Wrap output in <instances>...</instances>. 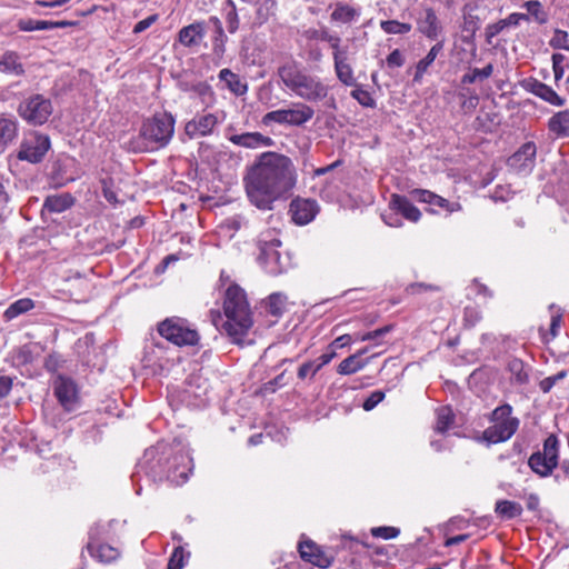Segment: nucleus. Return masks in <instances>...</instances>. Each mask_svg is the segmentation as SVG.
Here are the masks:
<instances>
[{
  "instance_id": "obj_1",
  "label": "nucleus",
  "mask_w": 569,
  "mask_h": 569,
  "mask_svg": "<svg viewBox=\"0 0 569 569\" xmlns=\"http://www.w3.org/2000/svg\"><path fill=\"white\" fill-rule=\"evenodd\" d=\"M222 328L234 343H242L253 325L252 311L247 295L238 284H231L224 295Z\"/></svg>"
},
{
  "instance_id": "obj_2",
  "label": "nucleus",
  "mask_w": 569,
  "mask_h": 569,
  "mask_svg": "<svg viewBox=\"0 0 569 569\" xmlns=\"http://www.w3.org/2000/svg\"><path fill=\"white\" fill-rule=\"evenodd\" d=\"M278 76L287 89L306 101L318 102L328 96L329 87L319 77L305 72L293 60L283 62Z\"/></svg>"
},
{
  "instance_id": "obj_3",
  "label": "nucleus",
  "mask_w": 569,
  "mask_h": 569,
  "mask_svg": "<svg viewBox=\"0 0 569 569\" xmlns=\"http://www.w3.org/2000/svg\"><path fill=\"white\" fill-rule=\"evenodd\" d=\"M295 180H247L249 200L259 209H271V204L287 199L293 189Z\"/></svg>"
},
{
  "instance_id": "obj_4",
  "label": "nucleus",
  "mask_w": 569,
  "mask_h": 569,
  "mask_svg": "<svg viewBox=\"0 0 569 569\" xmlns=\"http://www.w3.org/2000/svg\"><path fill=\"white\" fill-rule=\"evenodd\" d=\"M176 120L168 112L157 113L143 121L140 129L142 148L157 150L166 147L172 139Z\"/></svg>"
},
{
  "instance_id": "obj_5",
  "label": "nucleus",
  "mask_w": 569,
  "mask_h": 569,
  "mask_svg": "<svg viewBox=\"0 0 569 569\" xmlns=\"http://www.w3.org/2000/svg\"><path fill=\"white\" fill-rule=\"evenodd\" d=\"M512 407L508 403L497 407L491 413L492 426L483 431V438L491 443L509 440L519 427L518 418L511 417Z\"/></svg>"
},
{
  "instance_id": "obj_6",
  "label": "nucleus",
  "mask_w": 569,
  "mask_h": 569,
  "mask_svg": "<svg viewBox=\"0 0 569 569\" xmlns=\"http://www.w3.org/2000/svg\"><path fill=\"white\" fill-rule=\"evenodd\" d=\"M259 243L260 253L258 261L266 272L271 276H279L291 268L292 263L289 253L279 250L281 246L279 239L272 238L268 240L267 237L263 236Z\"/></svg>"
},
{
  "instance_id": "obj_7",
  "label": "nucleus",
  "mask_w": 569,
  "mask_h": 569,
  "mask_svg": "<svg viewBox=\"0 0 569 569\" xmlns=\"http://www.w3.org/2000/svg\"><path fill=\"white\" fill-rule=\"evenodd\" d=\"M159 335L166 340L182 346H194L199 341V333L192 329L186 319L179 317L167 318L158 325Z\"/></svg>"
},
{
  "instance_id": "obj_8",
  "label": "nucleus",
  "mask_w": 569,
  "mask_h": 569,
  "mask_svg": "<svg viewBox=\"0 0 569 569\" xmlns=\"http://www.w3.org/2000/svg\"><path fill=\"white\" fill-rule=\"evenodd\" d=\"M315 110L306 103H293L292 108L278 109L267 112L261 122L269 126L272 122L278 124L301 127L313 118Z\"/></svg>"
},
{
  "instance_id": "obj_9",
  "label": "nucleus",
  "mask_w": 569,
  "mask_h": 569,
  "mask_svg": "<svg viewBox=\"0 0 569 569\" xmlns=\"http://www.w3.org/2000/svg\"><path fill=\"white\" fill-rule=\"evenodd\" d=\"M260 178H286L295 171L290 158L278 152H263L256 164Z\"/></svg>"
},
{
  "instance_id": "obj_10",
  "label": "nucleus",
  "mask_w": 569,
  "mask_h": 569,
  "mask_svg": "<svg viewBox=\"0 0 569 569\" xmlns=\"http://www.w3.org/2000/svg\"><path fill=\"white\" fill-rule=\"evenodd\" d=\"M18 112L27 122L33 126H40L51 116L52 103L50 99L42 94H33L19 104Z\"/></svg>"
},
{
  "instance_id": "obj_11",
  "label": "nucleus",
  "mask_w": 569,
  "mask_h": 569,
  "mask_svg": "<svg viewBox=\"0 0 569 569\" xmlns=\"http://www.w3.org/2000/svg\"><path fill=\"white\" fill-rule=\"evenodd\" d=\"M537 147L535 142L528 141L523 143L507 160V166L512 174H528L535 166Z\"/></svg>"
},
{
  "instance_id": "obj_12",
  "label": "nucleus",
  "mask_w": 569,
  "mask_h": 569,
  "mask_svg": "<svg viewBox=\"0 0 569 569\" xmlns=\"http://www.w3.org/2000/svg\"><path fill=\"white\" fill-rule=\"evenodd\" d=\"M53 392L66 410L76 409L79 402V390L71 378L59 375L53 381Z\"/></svg>"
},
{
  "instance_id": "obj_13",
  "label": "nucleus",
  "mask_w": 569,
  "mask_h": 569,
  "mask_svg": "<svg viewBox=\"0 0 569 569\" xmlns=\"http://www.w3.org/2000/svg\"><path fill=\"white\" fill-rule=\"evenodd\" d=\"M49 148V137L37 133L21 143L18 158L20 160H27L31 163H37L42 160Z\"/></svg>"
},
{
  "instance_id": "obj_14",
  "label": "nucleus",
  "mask_w": 569,
  "mask_h": 569,
  "mask_svg": "<svg viewBox=\"0 0 569 569\" xmlns=\"http://www.w3.org/2000/svg\"><path fill=\"white\" fill-rule=\"evenodd\" d=\"M192 458L188 452L181 451L169 460L167 480L174 486L183 485L192 470Z\"/></svg>"
},
{
  "instance_id": "obj_15",
  "label": "nucleus",
  "mask_w": 569,
  "mask_h": 569,
  "mask_svg": "<svg viewBox=\"0 0 569 569\" xmlns=\"http://www.w3.org/2000/svg\"><path fill=\"white\" fill-rule=\"evenodd\" d=\"M221 121L217 113L198 114L186 123L184 131L190 139L207 137Z\"/></svg>"
},
{
  "instance_id": "obj_16",
  "label": "nucleus",
  "mask_w": 569,
  "mask_h": 569,
  "mask_svg": "<svg viewBox=\"0 0 569 569\" xmlns=\"http://www.w3.org/2000/svg\"><path fill=\"white\" fill-rule=\"evenodd\" d=\"M103 530V526L100 525H97L90 529L87 549L90 552V555L93 558L98 559L100 562L109 563L111 561L117 560L120 556V552L117 548L109 545L96 546V540H98Z\"/></svg>"
},
{
  "instance_id": "obj_17",
  "label": "nucleus",
  "mask_w": 569,
  "mask_h": 569,
  "mask_svg": "<svg viewBox=\"0 0 569 569\" xmlns=\"http://www.w3.org/2000/svg\"><path fill=\"white\" fill-rule=\"evenodd\" d=\"M319 212L317 201L297 198L290 203V213L296 224L305 226L311 222Z\"/></svg>"
},
{
  "instance_id": "obj_18",
  "label": "nucleus",
  "mask_w": 569,
  "mask_h": 569,
  "mask_svg": "<svg viewBox=\"0 0 569 569\" xmlns=\"http://www.w3.org/2000/svg\"><path fill=\"white\" fill-rule=\"evenodd\" d=\"M299 552L303 560L320 568H328L332 563V557L327 555L318 545L311 540L299 543Z\"/></svg>"
},
{
  "instance_id": "obj_19",
  "label": "nucleus",
  "mask_w": 569,
  "mask_h": 569,
  "mask_svg": "<svg viewBox=\"0 0 569 569\" xmlns=\"http://www.w3.org/2000/svg\"><path fill=\"white\" fill-rule=\"evenodd\" d=\"M522 87L528 92L539 97L540 99L549 102L552 106L560 107L565 104V99L558 96V93L551 87L537 79H526L522 82Z\"/></svg>"
},
{
  "instance_id": "obj_20",
  "label": "nucleus",
  "mask_w": 569,
  "mask_h": 569,
  "mask_svg": "<svg viewBox=\"0 0 569 569\" xmlns=\"http://www.w3.org/2000/svg\"><path fill=\"white\" fill-rule=\"evenodd\" d=\"M417 30L430 40H436L442 32V27L431 7L423 9V14L417 19Z\"/></svg>"
},
{
  "instance_id": "obj_21",
  "label": "nucleus",
  "mask_w": 569,
  "mask_h": 569,
  "mask_svg": "<svg viewBox=\"0 0 569 569\" xmlns=\"http://www.w3.org/2000/svg\"><path fill=\"white\" fill-rule=\"evenodd\" d=\"M229 141L236 146L247 149H259L264 147H272L274 144L272 138L260 132H243L240 134H232L229 137Z\"/></svg>"
},
{
  "instance_id": "obj_22",
  "label": "nucleus",
  "mask_w": 569,
  "mask_h": 569,
  "mask_svg": "<svg viewBox=\"0 0 569 569\" xmlns=\"http://www.w3.org/2000/svg\"><path fill=\"white\" fill-rule=\"evenodd\" d=\"M206 33V22L196 21L179 31L178 41L187 48L198 47L204 39Z\"/></svg>"
},
{
  "instance_id": "obj_23",
  "label": "nucleus",
  "mask_w": 569,
  "mask_h": 569,
  "mask_svg": "<svg viewBox=\"0 0 569 569\" xmlns=\"http://www.w3.org/2000/svg\"><path fill=\"white\" fill-rule=\"evenodd\" d=\"M332 59L338 80L345 86H356L353 69L348 59V50L332 54Z\"/></svg>"
},
{
  "instance_id": "obj_24",
  "label": "nucleus",
  "mask_w": 569,
  "mask_h": 569,
  "mask_svg": "<svg viewBox=\"0 0 569 569\" xmlns=\"http://www.w3.org/2000/svg\"><path fill=\"white\" fill-rule=\"evenodd\" d=\"M411 197L419 202H426L442 208L448 212H453L460 209L459 203H450L447 199L428 190L416 189L411 192Z\"/></svg>"
},
{
  "instance_id": "obj_25",
  "label": "nucleus",
  "mask_w": 569,
  "mask_h": 569,
  "mask_svg": "<svg viewBox=\"0 0 569 569\" xmlns=\"http://www.w3.org/2000/svg\"><path fill=\"white\" fill-rule=\"evenodd\" d=\"M18 136V122L13 117L0 116V154Z\"/></svg>"
},
{
  "instance_id": "obj_26",
  "label": "nucleus",
  "mask_w": 569,
  "mask_h": 569,
  "mask_svg": "<svg viewBox=\"0 0 569 569\" xmlns=\"http://www.w3.org/2000/svg\"><path fill=\"white\" fill-rule=\"evenodd\" d=\"M390 209L400 213L403 218L411 222H417L421 212L406 197L392 194L390 200Z\"/></svg>"
},
{
  "instance_id": "obj_27",
  "label": "nucleus",
  "mask_w": 569,
  "mask_h": 569,
  "mask_svg": "<svg viewBox=\"0 0 569 569\" xmlns=\"http://www.w3.org/2000/svg\"><path fill=\"white\" fill-rule=\"evenodd\" d=\"M218 78L221 82H224L226 87L236 96H243L248 91L247 83L228 68L221 69Z\"/></svg>"
},
{
  "instance_id": "obj_28",
  "label": "nucleus",
  "mask_w": 569,
  "mask_h": 569,
  "mask_svg": "<svg viewBox=\"0 0 569 569\" xmlns=\"http://www.w3.org/2000/svg\"><path fill=\"white\" fill-rule=\"evenodd\" d=\"M336 356L337 353L333 350L326 351L316 360L302 363L298 369V377L300 379H305L309 375L313 377L323 366L328 365Z\"/></svg>"
},
{
  "instance_id": "obj_29",
  "label": "nucleus",
  "mask_w": 569,
  "mask_h": 569,
  "mask_svg": "<svg viewBox=\"0 0 569 569\" xmlns=\"http://www.w3.org/2000/svg\"><path fill=\"white\" fill-rule=\"evenodd\" d=\"M360 17V10L346 3L338 2L331 12L330 19L333 22L349 24L357 21Z\"/></svg>"
},
{
  "instance_id": "obj_30",
  "label": "nucleus",
  "mask_w": 569,
  "mask_h": 569,
  "mask_svg": "<svg viewBox=\"0 0 569 569\" xmlns=\"http://www.w3.org/2000/svg\"><path fill=\"white\" fill-rule=\"evenodd\" d=\"M367 352L368 348H363L358 353L351 355L343 359L337 368L338 373L342 376H349L363 369L367 366V361L361 360L359 357Z\"/></svg>"
},
{
  "instance_id": "obj_31",
  "label": "nucleus",
  "mask_w": 569,
  "mask_h": 569,
  "mask_svg": "<svg viewBox=\"0 0 569 569\" xmlns=\"http://www.w3.org/2000/svg\"><path fill=\"white\" fill-rule=\"evenodd\" d=\"M0 72L11 76H21L24 73L23 66L17 52L6 51L2 54L0 58Z\"/></svg>"
},
{
  "instance_id": "obj_32",
  "label": "nucleus",
  "mask_w": 569,
  "mask_h": 569,
  "mask_svg": "<svg viewBox=\"0 0 569 569\" xmlns=\"http://www.w3.org/2000/svg\"><path fill=\"white\" fill-rule=\"evenodd\" d=\"M443 49V41H438L436 44H433L431 47V49L429 50V52L427 53V56L421 59L417 66H416V72H415V76H413V81L415 82H420L423 74L426 73L427 69L429 68V66H431L433 63V61L436 60L437 56L442 51Z\"/></svg>"
},
{
  "instance_id": "obj_33",
  "label": "nucleus",
  "mask_w": 569,
  "mask_h": 569,
  "mask_svg": "<svg viewBox=\"0 0 569 569\" xmlns=\"http://www.w3.org/2000/svg\"><path fill=\"white\" fill-rule=\"evenodd\" d=\"M73 203V198L69 193H60L48 196L44 200L43 208L50 212H62L69 209Z\"/></svg>"
},
{
  "instance_id": "obj_34",
  "label": "nucleus",
  "mask_w": 569,
  "mask_h": 569,
  "mask_svg": "<svg viewBox=\"0 0 569 569\" xmlns=\"http://www.w3.org/2000/svg\"><path fill=\"white\" fill-rule=\"evenodd\" d=\"M288 297L282 292H273L264 300V308L273 317H281L287 309Z\"/></svg>"
},
{
  "instance_id": "obj_35",
  "label": "nucleus",
  "mask_w": 569,
  "mask_h": 569,
  "mask_svg": "<svg viewBox=\"0 0 569 569\" xmlns=\"http://www.w3.org/2000/svg\"><path fill=\"white\" fill-rule=\"evenodd\" d=\"M495 511L501 519L509 520L520 517L522 513V507L516 501L498 500L496 502Z\"/></svg>"
},
{
  "instance_id": "obj_36",
  "label": "nucleus",
  "mask_w": 569,
  "mask_h": 569,
  "mask_svg": "<svg viewBox=\"0 0 569 569\" xmlns=\"http://www.w3.org/2000/svg\"><path fill=\"white\" fill-rule=\"evenodd\" d=\"M549 130L558 136H569V109L557 112L549 120Z\"/></svg>"
},
{
  "instance_id": "obj_37",
  "label": "nucleus",
  "mask_w": 569,
  "mask_h": 569,
  "mask_svg": "<svg viewBox=\"0 0 569 569\" xmlns=\"http://www.w3.org/2000/svg\"><path fill=\"white\" fill-rule=\"evenodd\" d=\"M34 308V301L30 298H21L12 302L3 313L6 320L10 321L18 316L26 313Z\"/></svg>"
},
{
  "instance_id": "obj_38",
  "label": "nucleus",
  "mask_w": 569,
  "mask_h": 569,
  "mask_svg": "<svg viewBox=\"0 0 569 569\" xmlns=\"http://www.w3.org/2000/svg\"><path fill=\"white\" fill-rule=\"evenodd\" d=\"M528 465L531 468V470L539 475L540 477H547L551 475V472L556 468L555 465L549 463L546 460V458L540 456V451L535 452L530 456Z\"/></svg>"
},
{
  "instance_id": "obj_39",
  "label": "nucleus",
  "mask_w": 569,
  "mask_h": 569,
  "mask_svg": "<svg viewBox=\"0 0 569 569\" xmlns=\"http://www.w3.org/2000/svg\"><path fill=\"white\" fill-rule=\"evenodd\" d=\"M211 20L216 24V32L212 39V51L216 57L222 58L226 52V42L228 38L223 31L220 20L216 17L211 18Z\"/></svg>"
},
{
  "instance_id": "obj_40",
  "label": "nucleus",
  "mask_w": 569,
  "mask_h": 569,
  "mask_svg": "<svg viewBox=\"0 0 569 569\" xmlns=\"http://www.w3.org/2000/svg\"><path fill=\"white\" fill-rule=\"evenodd\" d=\"M558 455H559V440L556 436H549L543 442V449L540 451V456L546 458V460L558 466Z\"/></svg>"
},
{
  "instance_id": "obj_41",
  "label": "nucleus",
  "mask_w": 569,
  "mask_h": 569,
  "mask_svg": "<svg viewBox=\"0 0 569 569\" xmlns=\"http://www.w3.org/2000/svg\"><path fill=\"white\" fill-rule=\"evenodd\" d=\"M455 416L449 407H441L437 410L435 432L443 435L453 423Z\"/></svg>"
},
{
  "instance_id": "obj_42",
  "label": "nucleus",
  "mask_w": 569,
  "mask_h": 569,
  "mask_svg": "<svg viewBox=\"0 0 569 569\" xmlns=\"http://www.w3.org/2000/svg\"><path fill=\"white\" fill-rule=\"evenodd\" d=\"M223 6L228 31L234 33L239 29L240 23L236 3L232 0H226Z\"/></svg>"
},
{
  "instance_id": "obj_43",
  "label": "nucleus",
  "mask_w": 569,
  "mask_h": 569,
  "mask_svg": "<svg viewBox=\"0 0 569 569\" xmlns=\"http://www.w3.org/2000/svg\"><path fill=\"white\" fill-rule=\"evenodd\" d=\"M313 37L318 40L328 42L332 49V54L343 52L347 50V48H341V38L337 34L329 32L327 29L315 31Z\"/></svg>"
},
{
  "instance_id": "obj_44",
  "label": "nucleus",
  "mask_w": 569,
  "mask_h": 569,
  "mask_svg": "<svg viewBox=\"0 0 569 569\" xmlns=\"http://www.w3.org/2000/svg\"><path fill=\"white\" fill-rule=\"evenodd\" d=\"M508 369L511 375V380L519 385H525L528 382V373L525 370V365L519 359H513L509 362Z\"/></svg>"
},
{
  "instance_id": "obj_45",
  "label": "nucleus",
  "mask_w": 569,
  "mask_h": 569,
  "mask_svg": "<svg viewBox=\"0 0 569 569\" xmlns=\"http://www.w3.org/2000/svg\"><path fill=\"white\" fill-rule=\"evenodd\" d=\"M380 28L388 34H406L411 31L412 26L397 20H383Z\"/></svg>"
},
{
  "instance_id": "obj_46",
  "label": "nucleus",
  "mask_w": 569,
  "mask_h": 569,
  "mask_svg": "<svg viewBox=\"0 0 569 569\" xmlns=\"http://www.w3.org/2000/svg\"><path fill=\"white\" fill-rule=\"evenodd\" d=\"M493 72V66L491 63L487 64L482 69L475 68L470 72L463 74L461 82L463 84H470L476 82L477 80H483L489 78Z\"/></svg>"
},
{
  "instance_id": "obj_47",
  "label": "nucleus",
  "mask_w": 569,
  "mask_h": 569,
  "mask_svg": "<svg viewBox=\"0 0 569 569\" xmlns=\"http://www.w3.org/2000/svg\"><path fill=\"white\" fill-rule=\"evenodd\" d=\"M192 91L202 100L207 107L214 102V92L208 83L198 82L192 86Z\"/></svg>"
},
{
  "instance_id": "obj_48",
  "label": "nucleus",
  "mask_w": 569,
  "mask_h": 569,
  "mask_svg": "<svg viewBox=\"0 0 569 569\" xmlns=\"http://www.w3.org/2000/svg\"><path fill=\"white\" fill-rule=\"evenodd\" d=\"M528 13L535 18V20L543 24L547 22V13L542 9V4L538 0H529L523 3Z\"/></svg>"
},
{
  "instance_id": "obj_49",
  "label": "nucleus",
  "mask_w": 569,
  "mask_h": 569,
  "mask_svg": "<svg viewBox=\"0 0 569 569\" xmlns=\"http://www.w3.org/2000/svg\"><path fill=\"white\" fill-rule=\"evenodd\" d=\"M19 30L30 32L37 30H48L46 20H34L31 18L20 19L17 23Z\"/></svg>"
},
{
  "instance_id": "obj_50",
  "label": "nucleus",
  "mask_w": 569,
  "mask_h": 569,
  "mask_svg": "<svg viewBox=\"0 0 569 569\" xmlns=\"http://www.w3.org/2000/svg\"><path fill=\"white\" fill-rule=\"evenodd\" d=\"M188 557L189 553H186L182 547L174 548L168 562V569H182Z\"/></svg>"
},
{
  "instance_id": "obj_51",
  "label": "nucleus",
  "mask_w": 569,
  "mask_h": 569,
  "mask_svg": "<svg viewBox=\"0 0 569 569\" xmlns=\"http://www.w3.org/2000/svg\"><path fill=\"white\" fill-rule=\"evenodd\" d=\"M549 44L553 49H563L569 51V34L565 30L556 29Z\"/></svg>"
},
{
  "instance_id": "obj_52",
  "label": "nucleus",
  "mask_w": 569,
  "mask_h": 569,
  "mask_svg": "<svg viewBox=\"0 0 569 569\" xmlns=\"http://www.w3.org/2000/svg\"><path fill=\"white\" fill-rule=\"evenodd\" d=\"M489 192H490L489 197L493 201H507L512 196L511 186L507 182L499 183V184L495 186L493 191L492 192L489 191Z\"/></svg>"
},
{
  "instance_id": "obj_53",
  "label": "nucleus",
  "mask_w": 569,
  "mask_h": 569,
  "mask_svg": "<svg viewBox=\"0 0 569 569\" xmlns=\"http://www.w3.org/2000/svg\"><path fill=\"white\" fill-rule=\"evenodd\" d=\"M351 97L356 99L362 107L373 108L376 106V101L371 94L359 86H357L351 91Z\"/></svg>"
},
{
  "instance_id": "obj_54",
  "label": "nucleus",
  "mask_w": 569,
  "mask_h": 569,
  "mask_svg": "<svg viewBox=\"0 0 569 569\" xmlns=\"http://www.w3.org/2000/svg\"><path fill=\"white\" fill-rule=\"evenodd\" d=\"M566 377H567V371L561 370L556 375H552V376H549V377L542 379L539 382V388L543 393H548L557 382L565 379Z\"/></svg>"
},
{
  "instance_id": "obj_55",
  "label": "nucleus",
  "mask_w": 569,
  "mask_h": 569,
  "mask_svg": "<svg viewBox=\"0 0 569 569\" xmlns=\"http://www.w3.org/2000/svg\"><path fill=\"white\" fill-rule=\"evenodd\" d=\"M400 530L396 527H375L371 529V535L376 538H381L385 540L393 539L398 537Z\"/></svg>"
},
{
  "instance_id": "obj_56",
  "label": "nucleus",
  "mask_w": 569,
  "mask_h": 569,
  "mask_svg": "<svg viewBox=\"0 0 569 569\" xmlns=\"http://www.w3.org/2000/svg\"><path fill=\"white\" fill-rule=\"evenodd\" d=\"M383 399H385V392L380 391V390H376L365 400L362 408L366 411H370L377 405H379Z\"/></svg>"
},
{
  "instance_id": "obj_57",
  "label": "nucleus",
  "mask_w": 569,
  "mask_h": 569,
  "mask_svg": "<svg viewBox=\"0 0 569 569\" xmlns=\"http://www.w3.org/2000/svg\"><path fill=\"white\" fill-rule=\"evenodd\" d=\"M565 60V56L561 53L552 54V69L555 74V80L558 81L563 77L565 70L562 67V62Z\"/></svg>"
},
{
  "instance_id": "obj_58",
  "label": "nucleus",
  "mask_w": 569,
  "mask_h": 569,
  "mask_svg": "<svg viewBox=\"0 0 569 569\" xmlns=\"http://www.w3.org/2000/svg\"><path fill=\"white\" fill-rule=\"evenodd\" d=\"M481 319L480 312L473 307L465 308L463 320L468 327H473Z\"/></svg>"
},
{
  "instance_id": "obj_59",
  "label": "nucleus",
  "mask_w": 569,
  "mask_h": 569,
  "mask_svg": "<svg viewBox=\"0 0 569 569\" xmlns=\"http://www.w3.org/2000/svg\"><path fill=\"white\" fill-rule=\"evenodd\" d=\"M390 330H391V327L390 326H386V327H382L380 329L367 332V333H365L362 336H358L357 339H359L361 341L377 340L378 338H380V337L385 336L386 333H388Z\"/></svg>"
},
{
  "instance_id": "obj_60",
  "label": "nucleus",
  "mask_w": 569,
  "mask_h": 569,
  "mask_svg": "<svg viewBox=\"0 0 569 569\" xmlns=\"http://www.w3.org/2000/svg\"><path fill=\"white\" fill-rule=\"evenodd\" d=\"M403 63H405V58L399 49H395L387 57L388 67L399 68V67L403 66Z\"/></svg>"
},
{
  "instance_id": "obj_61",
  "label": "nucleus",
  "mask_w": 569,
  "mask_h": 569,
  "mask_svg": "<svg viewBox=\"0 0 569 569\" xmlns=\"http://www.w3.org/2000/svg\"><path fill=\"white\" fill-rule=\"evenodd\" d=\"M505 28L506 27H505L502 19L496 23L488 24L486 27V37H487L488 41H490L492 38L497 37Z\"/></svg>"
},
{
  "instance_id": "obj_62",
  "label": "nucleus",
  "mask_w": 569,
  "mask_h": 569,
  "mask_svg": "<svg viewBox=\"0 0 569 569\" xmlns=\"http://www.w3.org/2000/svg\"><path fill=\"white\" fill-rule=\"evenodd\" d=\"M522 20L528 21L529 16L526 13L513 12L509 14L507 18L502 19L506 28L509 26H518Z\"/></svg>"
},
{
  "instance_id": "obj_63",
  "label": "nucleus",
  "mask_w": 569,
  "mask_h": 569,
  "mask_svg": "<svg viewBox=\"0 0 569 569\" xmlns=\"http://www.w3.org/2000/svg\"><path fill=\"white\" fill-rule=\"evenodd\" d=\"M351 343V336L350 335H341L340 337L336 338L328 347L327 351L333 350L336 352V349L343 348L346 346H349Z\"/></svg>"
},
{
  "instance_id": "obj_64",
  "label": "nucleus",
  "mask_w": 569,
  "mask_h": 569,
  "mask_svg": "<svg viewBox=\"0 0 569 569\" xmlns=\"http://www.w3.org/2000/svg\"><path fill=\"white\" fill-rule=\"evenodd\" d=\"M157 20H158V16L157 14H152V16L147 17L146 19L139 21L134 26L133 32L134 33L143 32L144 30L150 28Z\"/></svg>"
}]
</instances>
